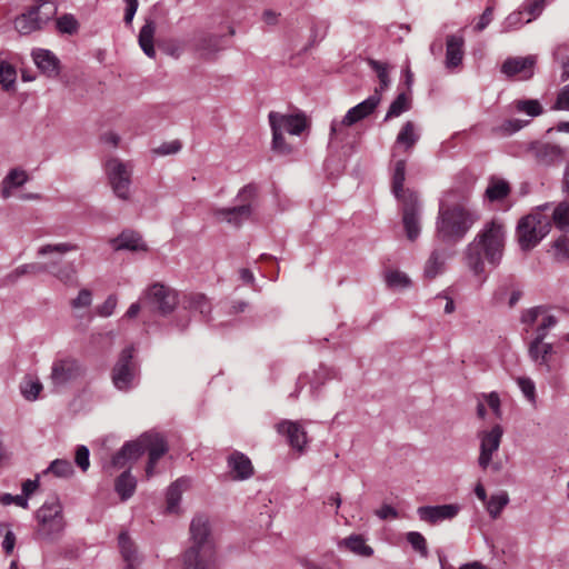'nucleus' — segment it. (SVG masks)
I'll use <instances>...</instances> for the list:
<instances>
[{
	"mask_svg": "<svg viewBox=\"0 0 569 569\" xmlns=\"http://www.w3.org/2000/svg\"><path fill=\"white\" fill-rule=\"evenodd\" d=\"M505 242V226L497 220L487 222L465 249L467 267L475 276H481L485 272L486 263L496 268L501 262Z\"/></svg>",
	"mask_w": 569,
	"mask_h": 569,
	"instance_id": "obj_1",
	"label": "nucleus"
},
{
	"mask_svg": "<svg viewBox=\"0 0 569 569\" xmlns=\"http://www.w3.org/2000/svg\"><path fill=\"white\" fill-rule=\"evenodd\" d=\"M406 180V160H398L395 163L392 173V193L401 202L402 223L407 238L416 240L421 230V203L416 192L403 189Z\"/></svg>",
	"mask_w": 569,
	"mask_h": 569,
	"instance_id": "obj_2",
	"label": "nucleus"
},
{
	"mask_svg": "<svg viewBox=\"0 0 569 569\" xmlns=\"http://www.w3.org/2000/svg\"><path fill=\"white\" fill-rule=\"evenodd\" d=\"M478 220V213L463 204H440L436 222L437 237L446 243L455 244L465 238Z\"/></svg>",
	"mask_w": 569,
	"mask_h": 569,
	"instance_id": "obj_3",
	"label": "nucleus"
},
{
	"mask_svg": "<svg viewBox=\"0 0 569 569\" xmlns=\"http://www.w3.org/2000/svg\"><path fill=\"white\" fill-rule=\"evenodd\" d=\"M550 208L549 203L541 206L537 211L521 218L517 224L516 236L518 243L523 251L535 248L551 229L550 218L541 210Z\"/></svg>",
	"mask_w": 569,
	"mask_h": 569,
	"instance_id": "obj_4",
	"label": "nucleus"
},
{
	"mask_svg": "<svg viewBox=\"0 0 569 569\" xmlns=\"http://www.w3.org/2000/svg\"><path fill=\"white\" fill-rule=\"evenodd\" d=\"M37 528L34 538L47 542H54L62 536L66 522L62 507L58 501L44 502L34 515Z\"/></svg>",
	"mask_w": 569,
	"mask_h": 569,
	"instance_id": "obj_5",
	"label": "nucleus"
},
{
	"mask_svg": "<svg viewBox=\"0 0 569 569\" xmlns=\"http://www.w3.org/2000/svg\"><path fill=\"white\" fill-rule=\"evenodd\" d=\"M133 352L132 346L124 348L111 370L112 385L122 392L132 390L139 383L140 367L133 359Z\"/></svg>",
	"mask_w": 569,
	"mask_h": 569,
	"instance_id": "obj_6",
	"label": "nucleus"
},
{
	"mask_svg": "<svg viewBox=\"0 0 569 569\" xmlns=\"http://www.w3.org/2000/svg\"><path fill=\"white\" fill-rule=\"evenodd\" d=\"M84 375L86 368L78 359L71 356H59L51 365L49 380L53 390L60 392Z\"/></svg>",
	"mask_w": 569,
	"mask_h": 569,
	"instance_id": "obj_7",
	"label": "nucleus"
},
{
	"mask_svg": "<svg viewBox=\"0 0 569 569\" xmlns=\"http://www.w3.org/2000/svg\"><path fill=\"white\" fill-rule=\"evenodd\" d=\"M106 174L112 192L118 199L130 200L132 167L118 158H111L106 162Z\"/></svg>",
	"mask_w": 569,
	"mask_h": 569,
	"instance_id": "obj_8",
	"label": "nucleus"
},
{
	"mask_svg": "<svg viewBox=\"0 0 569 569\" xmlns=\"http://www.w3.org/2000/svg\"><path fill=\"white\" fill-rule=\"evenodd\" d=\"M257 188L252 184L244 186L237 194V200L241 202L239 206L231 208H220L214 211V216L222 221L232 226H240L248 220L252 213V201L256 198Z\"/></svg>",
	"mask_w": 569,
	"mask_h": 569,
	"instance_id": "obj_9",
	"label": "nucleus"
},
{
	"mask_svg": "<svg viewBox=\"0 0 569 569\" xmlns=\"http://www.w3.org/2000/svg\"><path fill=\"white\" fill-rule=\"evenodd\" d=\"M380 101H381V96L379 94V90L376 89L373 94H371L366 100L358 103L357 106L350 108L340 121L332 120L331 126H330L331 139L333 137H338L339 134H342L345 131V128L350 127V126L359 122L360 120L366 119L371 113H373V111L379 106Z\"/></svg>",
	"mask_w": 569,
	"mask_h": 569,
	"instance_id": "obj_10",
	"label": "nucleus"
},
{
	"mask_svg": "<svg viewBox=\"0 0 569 569\" xmlns=\"http://www.w3.org/2000/svg\"><path fill=\"white\" fill-rule=\"evenodd\" d=\"M269 124L273 134V147L279 148L281 134L300 136L307 128L306 117L301 113L284 114L270 111L268 114Z\"/></svg>",
	"mask_w": 569,
	"mask_h": 569,
	"instance_id": "obj_11",
	"label": "nucleus"
},
{
	"mask_svg": "<svg viewBox=\"0 0 569 569\" xmlns=\"http://www.w3.org/2000/svg\"><path fill=\"white\" fill-rule=\"evenodd\" d=\"M141 300L144 306H149L162 316L170 313L178 303L176 291L159 282L147 288Z\"/></svg>",
	"mask_w": 569,
	"mask_h": 569,
	"instance_id": "obj_12",
	"label": "nucleus"
},
{
	"mask_svg": "<svg viewBox=\"0 0 569 569\" xmlns=\"http://www.w3.org/2000/svg\"><path fill=\"white\" fill-rule=\"evenodd\" d=\"M134 445L140 447L141 456L146 451L148 452L149 460L146 467V476L147 478L152 477L159 459L168 451L167 442L158 433L146 432L134 441Z\"/></svg>",
	"mask_w": 569,
	"mask_h": 569,
	"instance_id": "obj_13",
	"label": "nucleus"
},
{
	"mask_svg": "<svg viewBox=\"0 0 569 569\" xmlns=\"http://www.w3.org/2000/svg\"><path fill=\"white\" fill-rule=\"evenodd\" d=\"M503 430L501 426L496 425L488 431L479 435L480 438V455L478 465L482 470H486L492 461L493 453L498 451L501 442Z\"/></svg>",
	"mask_w": 569,
	"mask_h": 569,
	"instance_id": "obj_14",
	"label": "nucleus"
},
{
	"mask_svg": "<svg viewBox=\"0 0 569 569\" xmlns=\"http://www.w3.org/2000/svg\"><path fill=\"white\" fill-rule=\"evenodd\" d=\"M190 536L192 543L188 549L203 552L204 548H208L210 551H217L216 543L210 535L209 521L206 517L197 516L192 519Z\"/></svg>",
	"mask_w": 569,
	"mask_h": 569,
	"instance_id": "obj_15",
	"label": "nucleus"
},
{
	"mask_svg": "<svg viewBox=\"0 0 569 569\" xmlns=\"http://www.w3.org/2000/svg\"><path fill=\"white\" fill-rule=\"evenodd\" d=\"M51 19L41 13V9L36 4L16 18L14 28L20 34H30L42 29Z\"/></svg>",
	"mask_w": 569,
	"mask_h": 569,
	"instance_id": "obj_16",
	"label": "nucleus"
},
{
	"mask_svg": "<svg viewBox=\"0 0 569 569\" xmlns=\"http://www.w3.org/2000/svg\"><path fill=\"white\" fill-rule=\"evenodd\" d=\"M535 160L540 166L550 167L559 164L566 157V151L557 144L535 142L530 147Z\"/></svg>",
	"mask_w": 569,
	"mask_h": 569,
	"instance_id": "obj_17",
	"label": "nucleus"
},
{
	"mask_svg": "<svg viewBox=\"0 0 569 569\" xmlns=\"http://www.w3.org/2000/svg\"><path fill=\"white\" fill-rule=\"evenodd\" d=\"M536 62V56L508 58L501 66V72L509 78L519 76L528 80L533 76Z\"/></svg>",
	"mask_w": 569,
	"mask_h": 569,
	"instance_id": "obj_18",
	"label": "nucleus"
},
{
	"mask_svg": "<svg viewBox=\"0 0 569 569\" xmlns=\"http://www.w3.org/2000/svg\"><path fill=\"white\" fill-rule=\"evenodd\" d=\"M183 569H218V552L204 548L203 552L187 549L182 555Z\"/></svg>",
	"mask_w": 569,
	"mask_h": 569,
	"instance_id": "obj_19",
	"label": "nucleus"
},
{
	"mask_svg": "<svg viewBox=\"0 0 569 569\" xmlns=\"http://www.w3.org/2000/svg\"><path fill=\"white\" fill-rule=\"evenodd\" d=\"M460 511V506L456 503L440 506H422L417 509L420 520L430 525H436L443 520L453 519Z\"/></svg>",
	"mask_w": 569,
	"mask_h": 569,
	"instance_id": "obj_20",
	"label": "nucleus"
},
{
	"mask_svg": "<svg viewBox=\"0 0 569 569\" xmlns=\"http://www.w3.org/2000/svg\"><path fill=\"white\" fill-rule=\"evenodd\" d=\"M46 271L57 278L60 282L69 287H78L79 278H78V269L73 262H64L61 260H52L47 263Z\"/></svg>",
	"mask_w": 569,
	"mask_h": 569,
	"instance_id": "obj_21",
	"label": "nucleus"
},
{
	"mask_svg": "<svg viewBox=\"0 0 569 569\" xmlns=\"http://www.w3.org/2000/svg\"><path fill=\"white\" fill-rule=\"evenodd\" d=\"M277 431L287 437L289 445L302 451L307 445V432L297 421L283 420L277 425Z\"/></svg>",
	"mask_w": 569,
	"mask_h": 569,
	"instance_id": "obj_22",
	"label": "nucleus"
},
{
	"mask_svg": "<svg viewBox=\"0 0 569 569\" xmlns=\"http://www.w3.org/2000/svg\"><path fill=\"white\" fill-rule=\"evenodd\" d=\"M227 465L233 480H247L253 475L251 460L240 451H233L227 458Z\"/></svg>",
	"mask_w": 569,
	"mask_h": 569,
	"instance_id": "obj_23",
	"label": "nucleus"
},
{
	"mask_svg": "<svg viewBox=\"0 0 569 569\" xmlns=\"http://www.w3.org/2000/svg\"><path fill=\"white\" fill-rule=\"evenodd\" d=\"M465 39L462 34H449L446 39L445 66L449 70L458 68L463 60Z\"/></svg>",
	"mask_w": 569,
	"mask_h": 569,
	"instance_id": "obj_24",
	"label": "nucleus"
},
{
	"mask_svg": "<svg viewBox=\"0 0 569 569\" xmlns=\"http://www.w3.org/2000/svg\"><path fill=\"white\" fill-rule=\"evenodd\" d=\"M32 59L42 73L52 78L59 74V59L50 50L36 49L32 51Z\"/></svg>",
	"mask_w": 569,
	"mask_h": 569,
	"instance_id": "obj_25",
	"label": "nucleus"
},
{
	"mask_svg": "<svg viewBox=\"0 0 569 569\" xmlns=\"http://www.w3.org/2000/svg\"><path fill=\"white\" fill-rule=\"evenodd\" d=\"M222 37L216 34H200L194 40V50L203 59H212L222 50Z\"/></svg>",
	"mask_w": 569,
	"mask_h": 569,
	"instance_id": "obj_26",
	"label": "nucleus"
},
{
	"mask_svg": "<svg viewBox=\"0 0 569 569\" xmlns=\"http://www.w3.org/2000/svg\"><path fill=\"white\" fill-rule=\"evenodd\" d=\"M111 246L114 250L146 251L147 246L141 236L133 230H124L117 238H113Z\"/></svg>",
	"mask_w": 569,
	"mask_h": 569,
	"instance_id": "obj_27",
	"label": "nucleus"
},
{
	"mask_svg": "<svg viewBox=\"0 0 569 569\" xmlns=\"http://www.w3.org/2000/svg\"><path fill=\"white\" fill-rule=\"evenodd\" d=\"M141 457V449L134 441L126 442L122 448L112 457L111 467L116 469L124 468L128 463L138 460Z\"/></svg>",
	"mask_w": 569,
	"mask_h": 569,
	"instance_id": "obj_28",
	"label": "nucleus"
},
{
	"mask_svg": "<svg viewBox=\"0 0 569 569\" xmlns=\"http://www.w3.org/2000/svg\"><path fill=\"white\" fill-rule=\"evenodd\" d=\"M191 480L188 477L177 479L167 490V510L168 512H177L181 501L182 492L188 490Z\"/></svg>",
	"mask_w": 569,
	"mask_h": 569,
	"instance_id": "obj_29",
	"label": "nucleus"
},
{
	"mask_svg": "<svg viewBox=\"0 0 569 569\" xmlns=\"http://www.w3.org/2000/svg\"><path fill=\"white\" fill-rule=\"evenodd\" d=\"M449 253L445 249H435L425 264V276L429 279L436 278L445 270Z\"/></svg>",
	"mask_w": 569,
	"mask_h": 569,
	"instance_id": "obj_30",
	"label": "nucleus"
},
{
	"mask_svg": "<svg viewBox=\"0 0 569 569\" xmlns=\"http://www.w3.org/2000/svg\"><path fill=\"white\" fill-rule=\"evenodd\" d=\"M29 177L22 169H11L1 182V196L3 199L11 197V190L23 186L28 181Z\"/></svg>",
	"mask_w": 569,
	"mask_h": 569,
	"instance_id": "obj_31",
	"label": "nucleus"
},
{
	"mask_svg": "<svg viewBox=\"0 0 569 569\" xmlns=\"http://www.w3.org/2000/svg\"><path fill=\"white\" fill-rule=\"evenodd\" d=\"M156 32V23L152 19H147L142 28L139 32V46L149 58H153L156 56V50L153 47V38Z\"/></svg>",
	"mask_w": 569,
	"mask_h": 569,
	"instance_id": "obj_32",
	"label": "nucleus"
},
{
	"mask_svg": "<svg viewBox=\"0 0 569 569\" xmlns=\"http://www.w3.org/2000/svg\"><path fill=\"white\" fill-rule=\"evenodd\" d=\"M120 552L123 560L127 562L124 569H134V566L139 562L138 555L133 542L131 541L127 532H120L118 537Z\"/></svg>",
	"mask_w": 569,
	"mask_h": 569,
	"instance_id": "obj_33",
	"label": "nucleus"
},
{
	"mask_svg": "<svg viewBox=\"0 0 569 569\" xmlns=\"http://www.w3.org/2000/svg\"><path fill=\"white\" fill-rule=\"evenodd\" d=\"M510 193L509 183L500 178L491 177L489 184L486 189V197L489 201H500L507 198Z\"/></svg>",
	"mask_w": 569,
	"mask_h": 569,
	"instance_id": "obj_34",
	"label": "nucleus"
},
{
	"mask_svg": "<svg viewBox=\"0 0 569 569\" xmlns=\"http://www.w3.org/2000/svg\"><path fill=\"white\" fill-rule=\"evenodd\" d=\"M136 486V478L130 475L129 470H126L117 478L114 490L122 500H127L134 493Z\"/></svg>",
	"mask_w": 569,
	"mask_h": 569,
	"instance_id": "obj_35",
	"label": "nucleus"
},
{
	"mask_svg": "<svg viewBox=\"0 0 569 569\" xmlns=\"http://www.w3.org/2000/svg\"><path fill=\"white\" fill-rule=\"evenodd\" d=\"M419 140V134L416 132V126L412 121H407L400 129L396 144L403 146L406 150H410Z\"/></svg>",
	"mask_w": 569,
	"mask_h": 569,
	"instance_id": "obj_36",
	"label": "nucleus"
},
{
	"mask_svg": "<svg viewBox=\"0 0 569 569\" xmlns=\"http://www.w3.org/2000/svg\"><path fill=\"white\" fill-rule=\"evenodd\" d=\"M186 308L198 311L204 319H209L211 303L202 293H190L186 300Z\"/></svg>",
	"mask_w": 569,
	"mask_h": 569,
	"instance_id": "obj_37",
	"label": "nucleus"
},
{
	"mask_svg": "<svg viewBox=\"0 0 569 569\" xmlns=\"http://www.w3.org/2000/svg\"><path fill=\"white\" fill-rule=\"evenodd\" d=\"M92 303V291L82 288L79 290L76 298L70 300V307L73 310L74 317L78 319L83 318V310L89 309Z\"/></svg>",
	"mask_w": 569,
	"mask_h": 569,
	"instance_id": "obj_38",
	"label": "nucleus"
},
{
	"mask_svg": "<svg viewBox=\"0 0 569 569\" xmlns=\"http://www.w3.org/2000/svg\"><path fill=\"white\" fill-rule=\"evenodd\" d=\"M509 503V495L506 491L491 495L486 502V509L492 519H497Z\"/></svg>",
	"mask_w": 569,
	"mask_h": 569,
	"instance_id": "obj_39",
	"label": "nucleus"
},
{
	"mask_svg": "<svg viewBox=\"0 0 569 569\" xmlns=\"http://www.w3.org/2000/svg\"><path fill=\"white\" fill-rule=\"evenodd\" d=\"M46 271L43 263H26L16 268L12 272L7 276V281L10 283L16 282L20 277L24 274H38Z\"/></svg>",
	"mask_w": 569,
	"mask_h": 569,
	"instance_id": "obj_40",
	"label": "nucleus"
},
{
	"mask_svg": "<svg viewBox=\"0 0 569 569\" xmlns=\"http://www.w3.org/2000/svg\"><path fill=\"white\" fill-rule=\"evenodd\" d=\"M551 221L555 222L558 229L562 231L569 230V204L562 201L557 204L552 211Z\"/></svg>",
	"mask_w": 569,
	"mask_h": 569,
	"instance_id": "obj_41",
	"label": "nucleus"
},
{
	"mask_svg": "<svg viewBox=\"0 0 569 569\" xmlns=\"http://www.w3.org/2000/svg\"><path fill=\"white\" fill-rule=\"evenodd\" d=\"M343 542L348 549L359 556L370 557L373 553V549L366 545L365 539L361 536L352 535L346 538Z\"/></svg>",
	"mask_w": 569,
	"mask_h": 569,
	"instance_id": "obj_42",
	"label": "nucleus"
},
{
	"mask_svg": "<svg viewBox=\"0 0 569 569\" xmlns=\"http://www.w3.org/2000/svg\"><path fill=\"white\" fill-rule=\"evenodd\" d=\"M410 109V100L406 93H399L397 98L391 102L387 114L385 117V121H388L392 118L399 117L401 113L408 111Z\"/></svg>",
	"mask_w": 569,
	"mask_h": 569,
	"instance_id": "obj_43",
	"label": "nucleus"
},
{
	"mask_svg": "<svg viewBox=\"0 0 569 569\" xmlns=\"http://www.w3.org/2000/svg\"><path fill=\"white\" fill-rule=\"evenodd\" d=\"M43 472H51L58 478H70L74 471L69 460L56 459L49 465V467Z\"/></svg>",
	"mask_w": 569,
	"mask_h": 569,
	"instance_id": "obj_44",
	"label": "nucleus"
},
{
	"mask_svg": "<svg viewBox=\"0 0 569 569\" xmlns=\"http://www.w3.org/2000/svg\"><path fill=\"white\" fill-rule=\"evenodd\" d=\"M17 72L12 64L6 61L0 62V84L7 91L14 87Z\"/></svg>",
	"mask_w": 569,
	"mask_h": 569,
	"instance_id": "obj_45",
	"label": "nucleus"
},
{
	"mask_svg": "<svg viewBox=\"0 0 569 569\" xmlns=\"http://www.w3.org/2000/svg\"><path fill=\"white\" fill-rule=\"evenodd\" d=\"M41 390L42 383L39 379L27 378L20 385L22 396L30 401L36 400Z\"/></svg>",
	"mask_w": 569,
	"mask_h": 569,
	"instance_id": "obj_46",
	"label": "nucleus"
},
{
	"mask_svg": "<svg viewBox=\"0 0 569 569\" xmlns=\"http://www.w3.org/2000/svg\"><path fill=\"white\" fill-rule=\"evenodd\" d=\"M386 283L391 289H403L410 286L408 276L398 270H390L385 276Z\"/></svg>",
	"mask_w": 569,
	"mask_h": 569,
	"instance_id": "obj_47",
	"label": "nucleus"
},
{
	"mask_svg": "<svg viewBox=\"0 0 569 569\" xmlns=\"http://www.w3.org/2000/svg\"><path fill=\"white\" fill-rule=\"evenodd\" d=\"M56 26L59 32L73 34L79 29V22L73 14L64 13L57 19Z\"/></svg>",
	"mask_w": 569,
	"mask_h": 569,
	"instance_id": "obj_48",
	"label": "nucleus"
},
{
	"mask_svg": "<svg viewBox=\"0 0 569 569\" xmlns=\"http://www.w3.org/2000/svg\"><path fill=\"white\" fill-rule=\"evenodd\" d=\"M410 546L420 553L421 557H428V548L426 538L418 531H410L406 536Z\"/></svg>",
	"mask_w": 569,
	"mask_h": 569,
	"instance_id": "obj_49",
	"label": "nucleus"
},
{
	"mask_svg": "<svg viewBox=\"0 0 569 569\" xmlns=\"http://www.w3.org/2000/svg\"><path fill=\"white\" fill-rule=\"evenodd\" d=\"M537 347V353H532V341L530 342L529 356L531 360L540 365H547L548 357L552 352V346L550 343L540 342Z\"/></svg>",
	"mask_w": 569,
	"mask_h": 569,
	"instance_id": "obj_50",
	"label": "nucleus"
},
{
	"mask_svg": "<svg viewBox=\"0 0 569 569\" xmlns=\"http://www.w3.org/2000/svg\"><path fill=\"white\" fill-rule=\"evenodd\" d=\"M77 249H78L77 244H72L69 242H62V243H56V244H44L39 248L38 254L46 256V254L53 253V252L63 254L69 251H76Z\"/></svg>",
	"mask_w": 569,
	"mask_h": 569,
	"instance_id": "obj_51",
	"label": "nucleus"
},
{
	"mask_svg": "<svg viewBox=\"0 0 569 569\" xmlns=\"http://www.w3.org/2000/svg\"><path fill=\"white\" fill-rule=\"evenodd\" d=\"M545 0H526L521 8V10L529 16L526 23L536 19L542 12Z\"/></svg>",
	"mask_w": 569,
	"mask_h": 569,
	"instance_id": "obj_52",
	"label": "nucleus"
},
{
	"mask_svg": "<svg viewBox=\"0 0 569 569\" xmlns=\"http://www.w3.org/2000/svg\"><path fill=\"white\" fill-rule=\"evenodd\" d=\"M516 109L530 117H537L542 112V107L537 100H518L516 101Z\"/></svg>",
	"mask_w": 569,
	"mask_h": 569,
	"instance_id": "obj_53",
	"label": "nucleus"
},
{
	"mask_svg": "<svg viewBox=\"0 0 569 569\" xmlns=\"http://www.w3.org/2000/svg\"><path fill=\"white\" fill-rule=\"evenodd\" d=\"M513 282V279L510 277L501 281V283L497 287L492 295V300L496 305L505 302L507 296L510 293V290L512 289Z\"/></svg>",
	"mask_w": 569,
	"mask_h": 569,
	"instance_id": "obj_54",
	"label": "nucleus"
},
{
	"mask_svg": "<svg viewBox=\"0 0 569 569\" xmlns=\"http://www.w3.org/2000/svg\"><path fill=\"white\" fill-rule=\"evenodd\" d=\"M525 126V122L519 119L505 120L499 127H495L492 130L502 136H510L519 131Z\"/></svg>",
	"mask_w": 569,
	"mask_h": 569,
	"instance_id": "obj_55",
	"label": "nucleus"
},
{
	"mask_svg": "<svg viewBox=\"0 0 569 569\" xmlns=\"http://www.w3.org/2000/svg\"><path fill=\"white\" fill-rule=\"evenodd\" d=\"M517 383L523 393V396L527 398V400L536 405V385L535 382L527 377H520L517 379Z\"/></svg>",
	"mask_w": 569,
	"mask_h": 569,
	"instance_id": "obj_56",
	"label": "nucleus"
},
{
	"mask_svg": "<svg viewBox=\"0 0 569 569\" xmlns=\"http://www.w3.org/2000/svg\"><path fill=\"white\" fill-rule=\"evenodd\" d=\"M371 68L377 72L380 88H377L379 90V93L383 90H386L390 83L387 66L380 61L371 60L370 61Z\"/></svg>",
	"mask_w": 569,
	"mask_h": 569,
	"instance_id": "obj_57",
	"label": "nucleus"
},
{
	"mask_svg": "<svg viewBox=\"0 0 569 569\" xmlns=\"http://www.w3.org/2000/svg\"><path fill=\"white\" fill-rule=\"evenodd\" d=\"M555 257L559 261L569 259V238L566 236L559 237L553 242Z\"/></svg>",
	"mask_w": 569,
	"mask_h": 569,
	"instance_id": "obj_58",
	"label": "nucleus"
},
{
	"mask_svg": "<svg viewBox=\"0 0 569 569\" xmlns=\"http://www.w3.org/2000/svg\"><path fill=\"white\" fill-rule=\"evenodd\" d=\"M545 313H547V309L543 306H537V307L527 309V310L522 311L521 322L527 326H532L535 322H537L539 317H541Z\"/></svg>",
	"mask_w": 569,
	"mask_h": 569,
	"instance_id": "obj_59",
	"label": "nucleus"
},
{
	"mask_svg": "<svg viewBox=\"0 0 569 569\" xmlns=\"http://www.w3.org/2000/svg\"><path fill=\"white\" fill-rule=\"evenodd\" d=\"M90 451L88 447L80 445L76 449L74 462L84 472L90 467Z\"/></svg>",
	"mask_w": 569,
	"mask_h": 569,
	"instance_id": "obj_60",
	"label": "nucleus"
},
{
	"mask_svg": "<svg viewBox=\"0 0 569 569\" xmlns=\"http://www.w3.org/2000/svg\"><path fill=\"white\" fill-rule=\"evenodd\" d=\"M567 50L566 44H560L553 50V58L557 61L561 62L562 72H561V81H567L569 79V58H563L562 52Z\"/></svg>",
	"mask_w": 569,
	"mask_h": 569,
	"instance_id": "obj_61",
	"label": "nucleus"
},
{
	"mask_svg": "<svg viewBox=\"0 0 569 569\" xmlns=\"http://www.w3.org/2000/svg\"><path fill=\"white\" fill-rule=\"evenodd\" d=\"M523 14L525 12L522 10L510 13L502 23V31L508 32L526 23V21L522 20Z\"/></svg>",
	"mask_w": 569,
	"mask_h": 569,
	"instance_id": "obj_62",
	"label": "nucleus"
},
{
	"mask_svg": "<svg viewBox=\"0 0 569 569\" xmlns=\"http://www.w3.org/2000/svg\"><path fill=\"white\" fill-rule=\"evenodd\" d=\"M118 303V299L114 295H110L104 302L97 308V313L101 317H110Z\"/></svg>",
	"mask_w": 569,
	"mask_h": 569,
	"instance_id": "obj_63",
	"label": "nucleus"
},
{
	"mask_svg": "<svg viewBox=\"0 0 569 569\" xmlns=\"http://www.w3.org/2000/svg\"><path fill=\"white\" fill-rule=\"evenodd\" d=\"M0 502L3 506H9L11 503H14L23 509H28V507H29L28 499L22 495L12 496L11 493H3L0 497Z\"/></svg>",
	"mask_w": 569,
	"mask_h": 569,
	"instance_id": "obj_64",
	"label": "nucleus"
}]
</instances>
